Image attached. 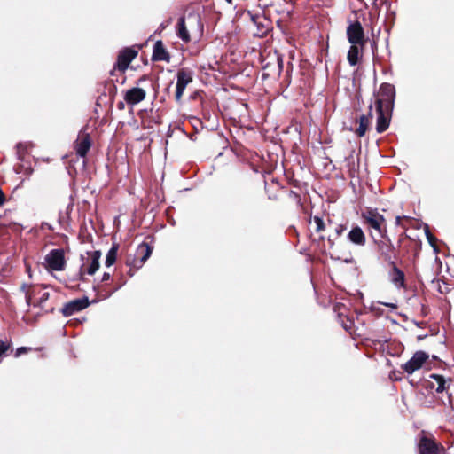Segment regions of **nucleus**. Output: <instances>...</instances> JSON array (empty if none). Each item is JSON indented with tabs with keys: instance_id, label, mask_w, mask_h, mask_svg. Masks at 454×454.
<instances>
[{
	"instance_id": "nucleus-17",
	"label": "nucleus",
	"mask_w": 454,
	"mask_h": 454,
	"mask_svg": "<svg viewBox=\"0 0 454 454\" xmlns=\"http://www.w3.org/2000/svg\"><path fill=\"white\" fill-rule=\"evenodd\" d=\"M372 105H370L368 114H362L359 117V120H358L359 126L355 130L356 135L357 137H364L365 135V133H366V131L368 129V127L371 124V121L372 119Z\"/></svg>"
},
{
	"instance_id": "nucleus-36",
	"label": "nucleus",
	"mask_w": 454,
	"mask_h": 454,
	"mask_svg": "<svg viewBox=\"0 0 454 454\" xmlns=\"http://www.w3.org/2000/svg\"><path fill=\"white\" fill-rule=\"evenodd\" d=\"M400 220H401V217L400 216H397L396 217V223H400Z\"/></svg>"
},
{
	"instance_id": "nucleus-9",
	"label": "nucleus",
	"mask_w": 454,
	"mask_h": 454,
	"mask_svg": "<svg viewBox=\"0 0 454 454\" xmlns=\"http://www.w3.org/2000/svg\"><path fill=\"white\" fill-rule=\"evenodd\" d=\"M375 106L377 112L376 130L378 133H383L389 127L392 112L387 111L381 102L376 104Z\"/></svg>"
},
{
	"instance_id": "nucleus-4",
	"label": "nucleus",
	"mask_w": 454,
	"mask_h": 454,
	"mask_svg": "<svg viewBox=\"0 0 454 454\" xmlns=\"http://www.w3.org/2000/svg\"><path fill=\"white\" fill-rule=\"evenodd\" d=\"M395 89L390 83H383L380 87L379 98L375 101V105L380 102L384 105L387 111L392 112L395 104Z\"/></svg>"
},
{
	"instance_id": "nucleus-37",
	"label": "nucleus",
	"mask_w": 454,
	"mask_h": 454,
	"mask_svg": "<svg viewBox=\"0 0 454 454\" xmlns=\"http://www.w3.org/2000/svg\"><path fill=\"white\" fill-rule=\"evenodd\" d=\"M346 262H352V259H347L345 260Z\"/></svg>"
},
{
	"instance_id": "nucleus-28",
	"label": "nucleus",
	"mask_w": 454,
	"mask_h": 454,
	"mask_svg": "<svg viewBox=\"0 0 454 454\" xmlns=\"http://www.w3.org/2000/svg\"><path fill=\"white\" fill-rule=\"evenodd\" d=\"M345 230H346V227L344 225H342V224L338 225L335 228L336 236L337 237L340 236L344 232Z\"/></svg>"
},
{
	"instance_id": "nucleus-27",
	"label": "nucleus",
	"mask_w": 454,
	"mask_h": 454,
	"mask_svg": "<svg viewBox=\"0 0 454 454\" xmlns=\"http://www.w3.org/2000/svg\"><path fill=\"white\" fill-rule=\"evenodd\" d=\"M27 350H28V348H26V347H20V348H18L16 349V352H15V356H16V357H18V356H21L22 354L27 353Z\"/></svg>"
},
{
	"instance_id": "nucleus-24",
	"label": "nucleus",
	"mask_w": 454,
	"mask_h": 454,
	"mask_svg": "<svg viewBox=\"0 0 454 454\" xmlns=\"http://www.w3.org/2000/svg\"><path fill=\"white\" fill-rule=\"evenodd\" d=\"M21 289L25 293V298H26L27 304L28 306H30V304L32 303V298L34 295V291H31L32 286L23 284L21 286Z\"/></svg>"
},
{
	"instance_id": "nucleus-22",
	"label": "nucleus",
	"mask_w": 454,
	"mask_h": 454,
	"mask_svg": "<svg viewBox=\"0 0 454 454\" xmlns=\"http://www.w3.org/2000/svg\"><path fill=\"white\" fill-rule=\"evenodd\" d=\"M362 50L359 44H351L347 56L350 66L354 67L358 63Z\"/></svg>"
},
{
	"instance_id": "nucleus-12",
	"label": "nucleus",
	"mask_w": 454,
	"mask_h": 454,
	"mask_svg": "<svg viewBox=\"0 0 454 454\" xmlns=\"http://www.w3.org/2000/svg\"><path fill=\"white\" fill-rule=\"evenodd\" d=\"M390 270H388L387 276L389 281L397 289H406L405 275L404 272L397 267L395 262L389 264Z\"/></svg>"
},
{
	"instance_id": "nucleus-13",
	"label": "nucleus",
	"mask_w": 454,
	"mask_h": 454,
	"mask_svg": "<svg viewBox=\"0 0 454 454\" xmlns=\"http://www.w3.org/2000/svg\"><path fill=\"white\" fill-rule=\"evenodd\" d=\"M378 249L382 260L388 262V264L395 262L396 258L395 248L389 239L380 241L378 243Z\"/></svg>"
},
{
	"instance_id": "nucleus-23",
	"label": "nucleus",
	"mask_w": 454,
	"mask_h": 454,
	"mask_svg": "<svg viewBox=\"0 0 454 454\" xmlns=\"http://www.w3.org/2000/svg\"><path fill=\"white\" fill-rule=\"evenodd\" d=\"M118 248V244L114 243L112 247L107 252L105 262L106 267L112 266L116 262Z\"/></svg>"
},
{
	"instance_id": "nucleus-11",
	"label": "nucleus",
	"mask_w": 454,
	"mask_h": 454,
	"mask_svg": "<svg viewBox=\"0 0 454 454\" xmlns=\"http://www.w3.org/2000/svg\"><path fill=\"white\" fill-rule=\"evenodd\" d=\"M192 82V74L185 69H180L176 74V100L180 101L186 86Z\"/></svg>"
},
{
	"instance_id": "nucleus-25",
	"label": "nucleus",
	"mask_w": 454,
	"mask_h": 454,
	"mask_svg": "<svg viewBox=\"0 0 454 454\" xmlns=\"http://www.w3.org/2000/svg\"><path fill=\"white\" fill-rule=\"evenodd\" d=\"M313 222L316 225L315 227V231L317 232H320V231H323L325 228V223L323 221V219L319 216H314L313 218Z\"/></svg>"
},
{
	"instance_id": "nucleus-1",
	"label": "nucleus",
	"mask_w": 454,
	"mask_h": 454,
	"mask_svg": "<svg viewBox=\"0 0 454 454\" xmlns=\"http://www.w3.org/2000/svg\"><path fill=\"white\" fill-rule=\"evenodd\" d=\"M190 33L200 36L203 33V24L200 15L189 14L186 18L181 17L177 23V36L184 43L191 40Z\"/></svg>"
},
{
	"instance_id": "nucleus-16",
	"label": "nucleus",
	"mask_w": 454,
	"mask_h": 454,
	"mask_svg": "<svg viewBox=\"0 0 454 454\" xmlns=\"http://www.w3.org/2000/svg\"><path fill=\"white\" fill-rule=\"evenodd\" d=\"M91 146L90 137L88 134L79 136L75 141V153L78 156L84 158Z\"/></svg>"
},
{
	"instance_id": "nucleus-15",
	"label": "nucleus",
	"mask_w": 454,
	"mask_h": 454,
	"mask_svg": "<svg viewBox=\"0 0 454 454\" xmlns=\"http://www.w3.org/2000/svg\"><path fill=\"white\" fill-rule=\"evenodd\" d=\"M145 96L146 92L144 89L135 87L126 91L124 99L128 105L135 106L143 101Z\"/></svg>"
},
{
	"instance_id": "nucleus-3",
	"label": "nucleus",
	"mask_w": 454,
	"mask_h": 454,
	"mask_svg": "<svg viewBox=\"0 0 454 454\" xmlns=\"http://www.w3.org/2000/svg\"><path fill=\"white\" fill-rule=\"evenodd\" d=\"M417 450L419 454H446L443 445L438 442L434 436L421 431L417 439Z\"/></svg>"
},
{
	"instance_id": "nucleus-14",
	"label": "nucleus",
	"mask_w": 454,
	"mask_h": 454,
	"mask_svg": "<svg viewBox=\"0 0 454 454\" xmlns=\"http://www.w3.org/2000/svg\"><path fill=\"white\" fill-rule=\"evenodd\" d=\"M137 51L132 48H125L122 50L117 59L116 67L120 71H125L130 62L137 57Z\"/></svg>"
},
{
	"instance_id": "nucleus-19",
	"label": "nucleus",
	"mask_w": 454,
	"mask_h": 454,
	"mask_svg": "<svg viewBox=\"0 0 454 454\" xmlns=\"http://www.w3.org/2000/svg\"><path fill=\"white\" fill-rule=\"evenodd\" d=\"M152 59L154 61L169 62L170 56L160 40L157 41L153 45Z\"/></svg>"
},
{
	"instance_id": "nucleus-6",
	"label": "nucleus",
	"mask_w": 454,
	"mask_h": 454,
	"mask_svg": "<svg viewBox=\"0 0 454 454\" xmlns=\"http://www.w3.org/2000/svg\"><path fill=\"white\" fill-rule=\"evenodd\" d=\"M347 38L351 44H359L361 48L364 47V32L359 21L351 23L347 27Z\"/></svg>"
},
{
	"instance_id": "nucleus-10",
	"label": "nucleus",
	"mask_w": 454,
	"mask_h": 454,
	"mask_svg": "<svg viewBox=\"0 0 454 454\" xmlns=\"http://www.w3.org/2000/svg\"><path fill=\"white\" fill-rule=\"evenodd\" d=\"M90 305V301L88 297L84 296L82 298L74 299L64 305L61 309L62 314L65 317H69L74 315L76 312H79L84 309H86Z\"/></svg>"
},
{
	"instance_id": "nucleus-2",
	"label": "nucleus",
	"mask_w": 454,
	"mask_h": 454,
	"mask_svg": "<svg viewBox=\"0 0 454 454\" xmlns=\"http://www.w3.org/2000/svg\"><path fill=\"white\" fill-rule=\"evenodd\" d=\"M361 218L364 224H365L371 230V235L372 238L373 231L380 237L384 238L387 233V223L384 216L378 212L376 208L367 207L362 211Z\"/></svg>"
},
{
	"instance_id": "nucleus-34",
	"label": "nucleus",
	"mask_w": 454,
	"mask_h": 454,
	"mask_svg": "<svg viewBox=\"0 0 454 454\" xmlns=\"http://www.w3.org/2000/svg\"><path fill=\"white\" fill-rule=\"evenodd\" d=\"M118 108L119 109H123L124 108V103L123 102H119L118 103Z\"/></svg>"
},
{
	"instance_id": "nucleus-21",
	"label": "nucleus",
	"mask_w": 454,
	"mask_h": 454,
	"mask_svg": "<svg viewBox=\"0 0 454 454\" xmlns=\"http://www.w3.org/2000/svg\"><path fill=\"white\" fill-rule=\"evenodd\" d=\"M101 253L99 251H94L90 254V262L87 269L83 270V266L81 268V271L86 272L88 275H94L99 268V260Z\"/></svg>"
},
{
	"instance_id": "nucleus-8",
	"label": "nucleus",
	"mask_w": 454,
	"mask_h": 454,
	"mask_svg": "<svg viewBox=\"0 0 454 454\" xmlns=\"http://www.w3.org/2000/svg\"><path fill=\"white\" fill-rule=\"evenodd\" d=\"M427 359L428 355L426 352L417 351L409 361L402 365V368L406 373L412 374L420 369Z\"/></svg>"
},
{
	"instance_id": "nucleus-20",
	"label": "nucleus",
	"mask_w": 454,
	"mask_h": 454,
	"mask_svg": "<svg viewBox=\"0 0 454 454\" xmlns=\"http://www.w3.org/2000/svg\"><path fill=\"white\" fill-rule=\"evenodd\" d=\"M429 377L430 379L434 380L435 383L429 382L427 387L435 388V391L437 393H442L443 391L448 389L450 384L448 386L446 385L447 381L442 375L433 373Z\"/></svg>"
},
{
	"instance_id": "nucleus-38",
	"label": "nucleus",
	"mask_w": 454,
	"mask_h": 454,
	"mask_svg": "<svg viewBox=\"0 0 454 454\" xmlns=\"http://www.w3.org/2000/svg\"><path fill=\"white\" fill-rule=\"evenodd\" d=\"M328 241H329V243H331V245H333V242L330 238H328Z\"/></svg>"
},
{
	"instance_id": "nucleus-30",
	"label": "nucleus",
	"mask_w": 454,
	"mask_h": 454,
	"mask_svg": "<svg viewBox=\"0 0 454 454\" xmlns=\"http://www.w3.org/2000/svg\"><path fill=\"white\" fill-rule=\"evenodd\" d=\"M49 296H50V295H49V293L44 292V293L42 294V296L40 297V302L42 303V302H43V301H47V300L49 299Z\"/></svg>"
},
{
	"instance_id": "nucleus-32",
	"label": "nucleus",
	"mask_w": 454,
	"mask_h": 454,
	"mask_svg": "<svg viewBox=\"0 0 454 454\" xmlns=\"http://www.w3.org/2000/svg\"><path fill=\"white\" fill-rule=\"evenodd\" d=\"M426 233H427V239H428L429 243H430L431 245H433V242H434V238L430 234V232H429L428 231H426Z\"/></svg>"
},
{
	"instance_id": "nucleus-39",
	"label": "nucleus",
	"mask_w": 454,
	"mask_h": 454,
	"mask_svg": "<svg viewBox=\"0 0 454 454\" xmlns=\"http://www.w3.org/2000/svg\"><path fill=\"white\" fill-rule=\"evenodd\" d=\"M27 272L30 274V269L29 267L27 268Z\"/></svg>"
},
{
	"instance_id": "nucleus-33",
	"label": "nucleus",
	"mask_w": 454,
	"mask_h": 454,
	"mask_svg": "<svg viewBox=\"0 0 454 454\" xmlns=\"http://www.w3.org/2000/svg\"><path fill=\"white\" fill-rule=\"evenodd\" d=\"M383 304L385 306L392 308V309H396L397 308L396 304H394V303H383Z\"/></svg>"
},
{
	"instance_id": "nucleus-18",
	"label": "nucleus",
	"mask_w": 454,
	"mask_h": 454,
	"mask_svg": "<svg viewBox=\"0 0 454 454\" xmlns=\"http://www.w3.org/2000/svg\"><path fill=\"white\" fill-rule=\"evenodd\" d=\"M348 239L352 244L363 247L366 243V237L363 230L359 226L353 227L348 233Z\"/></svg>"
},
{
	"instance_id": "nucleus-29",
	"label": "nucleus",
	"mask_w": 454,
	"mask_h": 454,
	"mask_svg": "<svg viewBox=\"0 0 454 454\" xmlns=\"http://www.w3.org/2000/svg\"><path fill=\"white\" fill-rule=\"evenodd\" d=\"M111 278V274L108 272H105L102 276L101 282H106Z\"/></svg>"
},
{
	"instance_id": "nucleus-31",
	"label": "nucleus",
	"mask_w": 454,
	"mask_h": 454,
	"mask_svg": "<svg viewBox=\"0 0 454 454\" xmlns=\"http://www.w3.org/2000/svg\"><path fill=\"white\" fill-rule=\"evenodd\" d=\"M5 200V196L3 192V191L0 189V207L4 205Z\"/></svg>"
},
{
	"instance_id": "nucleus-7",
	"label": "nucleus",
	"mask_w": 454,
	"mask_h": 454,
	"mask_svg": "<svg viewBox=\"0 0 454 454\" xmlns=\"http://www.w3.org/2000/svg\"><path fill=\"white\" fill-rule=\"evenodd\" d=\"M45 262L47 266L56 271H61L65 269L66 261L64 256V251L62 249H52L45 256Z\"/></svg>"
},
{
	"instance_id": "nucleus-35",
	"label": "nucleus",
	"mask_w": 454,
	"mask_h": 454,
	"mask_svg": "<svg viewBox=\"0 0 454 454\" xmlns=\"http://www.w3.org/2000/svg\"><path fill=\"white\" fill-rule=\"evenodd\" d=\"M112 294H113V292L110 293L109 294L104 295L103 298L106 299V298L109 297Z\"/></svg>"
},
{
	"instance_id": "nucleus-5",
	"label": "nucleus",
	"mask_w": 454,
	"mask_h": 454,
	"mask_svg": "<svg viewBox=\"0 0 454 454\" xmlns=\"http://www.w3.org/2000/svg\"><path fill=\"white\" fill-rule=\"evenodd\" d=\"M153 252V248L147 243H141L136 250L132 261H128V265L130 267L139 269L148 260Z\"/></svg>"
},
{
	"instance_id": "nucleus-26",
	"label": "nucleus",
	"mask_w": 454,
	"mask_h": 454,
	"mask_svg": "<svg viewBox=\"0 0 454 454\" xmlns=\"http://www.w3.org/2000/svg\"><path fill=\"white\" fill-rule=\"evenodd\" d=\"M10 343L0 340V357L10 348Z\"/></svg>"
}]
</instances>
